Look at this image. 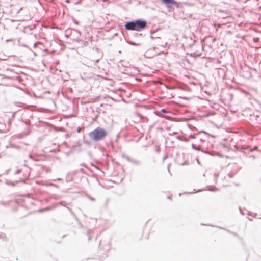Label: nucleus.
I'll use <instances>...</instances> for the list:
<instances>
[{
    "mask_svg": "<svg viewBox=\"0 0 261 261\" xmlns=\"http://www.w3.org/2000/svg\"><path fill=\"white\" fill-rule=\"evenodd\" d=\"M146 22L144 20H137L126 23L125 27L128 30L140 31L144 29L146 27Z\"/></svg>",
    "mask_w": 261,
    "mask_h": 261,
    "instance_id": "obj_1",
    "label": "nucleus"
},
{
    "mask_svg": "<svg viewBox=\"0 0 261 261\" xmlns=\"http://www.w3.org/2000/svg\"><path fill=\"white\" fill-rule=\"evenodd\" d=\"M107 135V131L100 127H97L89 133L90 137L95 141L103 139Z\"/></svg>",
    "mask_w": 261,
    "mask_h": 261,
    "instance_id": "obj_2",
    "label": "nucleus"
},
{
    "mask_svg": "<svg viewBox=\"0 0 261 261\" xmlns=\"http://www.w3.org/2000/svg\"><path fill=\"white\" fill-rule=\"evenodd\" d=\"M164 3L178 6V3L175 0H162Z\"/></svg>",
    "mask_w": 261,
    "mask_h": 261,
    "instance_id": "obj_3",
    "label": "nucleus"
},
{
    "mask_svg": "<svg viewBox=\"0 0 261 261\" xmlns=\"http://www.w3.org/2000/svg\"><path fill=\"white\" fill-rule=\"evenodd\" d=\"M162 111L163 112H164V113L166 112V110H162Z\"/></svg>",
    "mask_w": 261,
    "mask_h": 261,
    "instance_id": "obj_4",
    "label": "nucleus"
}]
</instances>
